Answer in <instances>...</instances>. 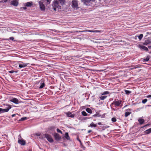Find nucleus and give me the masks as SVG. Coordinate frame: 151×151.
Wrapping results in <instances>:
<instances>
[{"mask_svg": "<svg viewBox=\"0 0 151 151\" xmlns=\"http://www.w3.org/2000/svg\"><path fill=\"white\" fill-rule=\"evenodd\" d=\"M53 8L54 10L56 11V9H61V6L60 5V3L57 0L55 1H54L53 4H52Z\"/></svg>", "mask_w": 151, "mask_h": 151, "instance_id": "obj_1", "label": "nucleus"}, {"mask_svg": "<svg viewBox=\"0 0 151 151\" xmlns=\"http://www.w3.org/2000/svg\"><path fill=\"white\" fill-rule=\"evenodd\" d=\"M121 102L122 101L121 100L116 101V100H115L110 105L112 109L113 110L115 111V109L114 108H113L111 107L112 106H113L114 105L115 107H118L120 106L121 103Z\"/></svg>", "mask_w": 151, "mask_h": 151, "instance_id": "obj_2", "label": "nucleus"}, {"mask_svg": "<svg viewBox=\"0 0 151 151\" xmlns=\"http://www.w3.org/2000/svg\"><path fill=\"white\" fill-rule=\"evenodd\" d=\"M46 138L47 139L50 143H52L54 142V140L52 138V136L48 134H45L42 137V138Z\"/></svg>", "mask_w": 151, "mask_h": 151, "instance_id": "obj_3", "label": "nucleus"}, {"mask_svg": "<svg viewBox=\"0 0 151 151\" xmlns=\"http://www.w3.org/2000/svg\"><path fill=\"white\" fill-rule=\"evenodd\" d=\"M72 7L74 9H77L78 8V1L76 0H73L72 1Z\"/></svg>", "mask_w": 151, "mask_h": 151, "instance_id": "obj_4", "label": "nucleus"}, {"mask_svg": "<svg viewBox=\"0 0 151 151\" xmlns=\"http://www.w3.org/2000/svg\"><path fill=\"white\" fill-rule=\"evenodd\" d=\"M53 135L55 139L57 141H59L61 139V137L56 132L54 133Z\"/></svg>", "mask_w": 151, "mask_h": 151, "instance_id": "obj_5", "label": "nucleus"}, {"mask_svg": "<svg viewBox=\"0 0 151 151\" xmlns=\"http://www.w3.org/2000/svg\"><path fill=\"white\" fill-rule=\"evenodd\" d=\"M151 43V37H149L146 39L143 43L145 45H147L148 44Z\"/></svg>", "mask_w": 151, "mask_h": 151, "instance_id": "obj_6", "label": "nucleus"}, {"mask_svg": "<svg viewBox=\"0 0 151 151\" xmlns=\"http://www.w3.org/2000/svg\"><path fill=\"white\" fill-rule=\"evenodd\" d=\"M11 108V106L10 105L8 106V107L6 109H2L1 108V113H4V112H7L9 111V110Z\"/></svg>", "mask_w": 151, "mask_h": 151, "instance_id": "obj_7", "label": "nucleus"}, {"mask_svg": "<svg viewBox=\"0 0 151 151\" xmlns=\"http://www.w3.org/2000/svg\"><path fill=\"white\" fill-rule=\"evenodd\" d=\"M40 8L42 11H44L45 9V6L42 2L40 1L39 2Z\"/></svg>", "mask_w": 151, "mask_h": 151, "instance_id": "obj_8", "label": "nucleus"}, {"mask_svg": "<svg viewBox=\"0 0 151 151\" xmlns=\"http://www.w3.org/2000/svg\"><path fill=\"white\" fill-rule=\"evenodd\" d=\"M18 143L21 145H24L26 143L25 140L23 139H19Z\"/></svg>", "mask_w": 151, "mask_h": 151, "instance_id": "obj_9", "label": "nucleus"}, {"mask_svg": "<svg viewBox=\"0 0 151 151\" xmlns=\"http://www.w3.org/2000/svg\"><path fill=\"white\" fill-rule=\"evenodd\" d=\"M10 101L14 103L15 104H18L19 103L18 100L16 98H13L10 100Z\"/></svg>", "mask_w": 151, "mask_h": 151, "instance_id": "obj_10", "label": "nucleus"}, {"mask_svg": "<svg viewBox=\"0 0 151 151\" xmlns=\"http://www.w3.org/2000/svg\"><path fill=\"white\" fill-rule=\"evenodd\" d=\"M55 127L51 126L48 128V131H50V133H51L55 132Z\"/></svg>", "mask_w": 151, "mask_h": 151, "instance_id": "obj_11", "label": "nucleus"}, {"mask_svg": "<svg viewBox=\"0 0 151 151\" xmlns=\"http://www.w3.org/2000/svg\"><path fill=\"white\" fill-rule=\"evenodd\" d=\"M138 47L140 49H143L145 50L146 51V52H147L148 51V48L145 46L141 45H139Z\"/></svg>", "mask_w": 151, "mask_h": 151, "instance_id": "obj_12", "label": "nucleus"}, {"mask_svg": "<svg viewBox=\"0 0 151 151\" xmlns=\"http://www.w3.org/2000/svg\"><path fill=\"white\" fill-rule=\"evenodd\" d=\"M65 114L66 115V116L68 117L73 118L75 116L74 114H72L70 112H68L66 113Z\"/></svg>", "mask_w": 151, "mask_h": 151, "instance_id": "obj_13", "label": "nucleus"}, {"mask_svg": "<svg viewBox=\"0 0 151 151\" xmlns=\"http://www.w3.org/2000/svg\"><path fill=\"white\" fill-rule=\"evenodd\" d=\"M11 4L12 5L14 6H17L18 5V2L17 0H13L11 1Z\"/></svg>", "mask_w": 151, "mask_h": 151, "instance_id": "obj_14", "label": "nucleus"}, {"mask_svg": "<svg viewBox=\"0 0 151 151\" xmlns=\"http://www.w3.org/2000/svg\"><path fill=\"white\" fill-rule=\"evenodd\" d=\"M65 138L68 140H69L70 139V137L69 136L68 132L65 133L64 136L63 137V139H65Z\"/></svg>", "mask_w": 151, "mask_h": 151, "instance_id": "obj_15", "label": "nucleus"}, {"mask_svg": "<svg viewBox=\"0 0 151 151\" xmlns=\"http://www.w3.org/2000/svg\"><path fill=\"white\" fill-rule=\"evenodd\" d=\"M138 121L139 123L141 125L143 124L145 121L144 119H142L141 118H139L138 119Z\"/></svg>", "mask_w": 151, "mask_h": 151, "instance_id": "obj_16", "label": "nucleus"}, {"mask_svg": "<svg viewBox=\"0 0 151 151\" xmlns=\"http://www.w3.org/2000/svg\"><path fill=\"white\" fill-rule=\"evenodd\" d=\"M29 64V63H22L21 64H19V67L20 68H23L26 67L27 65Z\"/></svg>", "mask_w": 151, "mask_h": 151, "instance_id": "obj_17", "label": "nucleus"}, {"mask_svg": "<svg viewBox=\"0 0 151 151\" xmlns=\"http://www.w3.org/2000/svg\"><path fill=\"white\" fill-rule=\"evenodd\" d=\"M32 2H27L25 3V6L27 7H31L32 5Z\"/></svg>", "mask_w": 151, "mask_h": 151, "instance_id": "obj_18", "label": "nucleus"}, {"mask_svg": "<svg viewBox=\"0 0 151 151\" xmlns=\"http://www.w3.org/2000/svg\"><path fill=\"white\" fill-rule=\"evenodd\" d=\"M145 134H147L151 133V128L145 130L144 132Z\"/></svg>", "mask_w": 151, "mask_h": 151, "instance_id": "obj_19", "label": "nucleus"}, {"mask_svg": "<svg viewBox=\"0 0 151 151\" xmlns=\"http://www.w3.org/2000/svg\"><path fill=\"white\" fill-rule=\"evenodd\" d=\"M86 111L88 113L90 114H91L92 113V110L91 109L89 108H87L86 109Z\"/></svg>", "mask_w": 151, "mask_h": 151, "instance_id": "obj_20", "label": "nucleus"}, {"mask_svg": "<svg viewBox=\"0 0 151 151\" xmlns=\"http://www.w3.org/2000/svg\"><path fill=\"white\" fill-rule=\"evenodd\" d=\"M61 5H63L65 4V0H58V1Z\"/></svg>", "mask_w": 151, "mask_h": 151, "instance_id": "obj_21", "label": "nucleus"}, {"mask_svg": "<svg viewBox=\"0 0 151 151\" xmlns=\"http://www.w3.org/2000/svg\"><path fill=\"white\" fill-rule=\"evenodd\" d=\"M82 114L84 116H88L89 115V114H87L85 111H83L81 112Z\"/></svg>", "mask_w": 151, "mask_h": 151, "instance_id": "obj_22", "label": "nucleus"}, {"mask_svg": "<svg viewBox=\"0 0 151 151\" xmlns=\"http://www.w3.org/2000/svg\"><path fill=\"white\" fill-rule=\"evenodd\" d=\"M150 56H148L146 58H145L143 59V61L145 62H146L148 61L150 59Z\"/></svg>", "mask_w": 151, "mask_h": 151, "instance_id": "obj_23", "label": "nucleus"}, {"mask_svg": "<svg viewBox=\"0 0 151 151\" xmlns=\"http://www.w3.org/2000/svg\"><path fill=\"white\" fill-rule=\"evenodd\" d=\"M91 1V0H82V1L86 5H87L86 3L89 2Z\"/></svg>", "mask_w": 151, "mask_h": 151, "instance_id": "obj_24", "label": "nucleus"}, {"mask_svg": "<svg viewBox=\"0 0 151 151\" xmlns=\"http://www.w3.org/2000/svg\"><path fill=\"white\" fill-rule=\"evenodd\" d=\"M107 97V96H99L100 99L102 100H104Z\"/></svg>", "mask_w": 151, "mask_h": 151, "instance_id": "obj_25", "label": "nucleus"}, {"mask_svg": "<svg viewBox=\"0 0 151 151\" xmlns=\"http://www.w3.org/2000/svg\"><path fill=\"white\" fill-rule=\"evenodd\" d=\"M41 85L39 87L41 89L43 88L45 86V84L44 83H40Z\"/></svg>", "mask_w": 151, "mask_h": 151, "instance_id": "obj_26", "label": "nucleus"}, {"mask_svg": "<svg viewBox=\"0 0 151 151\" xmlns=\"http://www.w3.org/2000/svg\"><path fill=\"white\" fill-rule=\"evenodd\" d=\"M101 116V115L99 113L96 112V114L93 115V116L94 117H96L97 116Z\"/></svg>", "mask_w": 151, "mask_h": 151, "instance_id": "obj_27", "label": "nucleus"}, {"mask_svg": "<svg viewBox=\"0 0 151 151\" xmlns=\"http://www.w3.org/2000/svg\"><path fill=\"white\" fill-rule=\"evenodd\" d=\"M97 126L96 124L93 123V122L90 124V126L92 128L93 127H96Z\"/></svg>", "mask_w": 151, "mask_h": 151, "instance_id": "obj_28", "label": "nucleus"}, {"mask_svg": "<svg viewBox=\"0 0 151 151\" xmlns=\"http://www.w3.org/2000/svg\"><path fill=\"white\" fill-rule=\"evenodd\" d=\"M131 112H126L125 114V117H127L129 115Z\"/></svg>", "mask_w": 151, "mask_h": 151, "instance_id": "obj_29", "label": "nucleus"}, {"mask_svg": "<svg viewBox=\"0 0 151 151\" xmlns=\"http://www.w3.org/2000/svg\"><path fill=\"white\" fill-rule=\"evenodd\" d=\"M94 32L93 30H83L81 31H79V32Z\"/></svg>", "mask_w": 151, "mask_h": 151, "instance_id": "obj_30", "label": "nucleus"}, {"mask_svg": "<svg viewBox=\"0 0 151 151\" xmlns=\"http://www.w3.org/2000/svg\"><path fill=\"white\" fill-rule=\"evenodd\" d=\"M27 119V117H23L20 120H19V121H23L26 120Z\"/></svg>", "mask_w": 151, "mask_h": 151, "instance_id": "obj_31", "label": "nucleus"}, {"mask_svg": "<svg viewBox=\"0 0 151 151\" xmlns=\"http://www.w3.org/2000/svg\"><path fill=\"white\" fill-rule=\"evenodd\" d=\"M124 91H125V92L126 94H129L130 93H131V91H129V90H125Z\"/></svg>", "mask_w": 151, "mask_h": 151, "instance_id": "obj_32", "label": "nucleus"}, {"mask_svg": "<svg viewBox=\"0 0 151 151\" xmlns=\"http://www.w3.org/2000/svg\"><path fill=\"white\" fill-rule=\"evenodd\" d=\"M92 118V117H83V118H82V120H87V119H88L91 118Z\"/></svg>", "mask_w": 151, "mask_h": 151, "instance_id": "obj_33", "label": "nucleus"}, {"mask_svg": "<svg viewBox=\"0 0 151 151\" xmlns=\"http://www.w3.org/2000/svg\"><path fill=\"white\" fill-rule=\"evenodd\" d=\"M143 37V35L142 34H141L138 36V38L139 40H140Z\"/></svg>", "mask_w": 151, "mask_h": 151, "instance_id": "obj_34", "label": "nucleus"}, {"mask_svg": "<svg viewBox=\"0 0 151 151\" xmlns=\"http://www.w3.org/2000/svg\"><path fill=\"white\" fill-rule=\"evenodd\" d=\"M111 120L112 122H115L116 121V119L115 117H112L111 119Z\"/></svg>", "mask_w": 151, "mask_h": 151, "instance_id": "obj_35", "label": "nucleus"}, {"mask_svg": "<svg viewBox=\"0 0 151 151\" xmlns=\"http://www.w3.org/2000/svg\"><path fill=\"white\" fill-rule=\"evenodd\" d=\"M147 99L143 100L142 101V103L143 104H145L147 101Z\"/></svg>", "mask_w": 151, "mask_h": 151, "instance_id": "obj_36", "label": "nucleus"}, {"mask_svg": "<svg viewBox=\"0 0 151 151\" xmlns=\"http://www.w3.org/2000/svg\"><path fill=\"white\" fill-rule=\"evenodd\" d=\"M109 127V126H104L103 127H102V128L103 130H104L105 129L108 128Z\"/></svg>", "mask_w": 151, "mask_h": 151, "instance_id": "obj_37", "label": "nucleus"}, {"mask_svg": "<svg viewBox=\"0 0 151 151\" xmlns=\"http://www.w3.org/2000/svg\"><path fill=\"white\" fill-rule=\"evenodd\" d=\"M109 93V92L108 91H105L103 92L102 95L108 94Z\"/></svg>", "mask_w": 151, "mask_h": 151, "instance_id": "obj_38", "label": "nucleus"}, {"mask_svg": "<svg viewBox=\"0 0 151 151\" xmlns=\"http://www.w3.org/2000/svg\"><path fill=\"white\" fill-rule=\"evenodd\" d=\"M57 131L58 132L60 133L61 134H62L63 133L62 131H61L60 129H59L57 128Z\"/></svg>", "mask_w": 151, "mask_h": 151, "instance_id": "obj_39", "label": "nucleus"}, {"mask_svg": "<svg viewBox=\"0 0 151 151\" xmlns=\"http://www.w3.org/2000/svg\"><path fill=\"white\" fill-rule=\"evenodd\" d=\"M101 30H93L94 32H101Z\"/></svg>", "mask_w": 151, "mask_h": 151, "instance_id": "obj_40", "label": "nucleus"}, {"mask_svg": "<svg viewBox=\"0 0 151 151\" xmlns=\"http://www.w3.org/2000/svg\"><path fill=\"white\" fill-rule=\"evenodd\" d=\"M45 1H47V4H50L51 0H45Z\"/></svg>", "mask_w": 151, "mask_h": 151, "instance_id": "obj_41", "label": "nucleus"}, {"mask_svg": "<svg viewBox=\"0 0 151 151\" xmlns=\"http://www.w3.org/2000/svg\"><path fill=\"white\" fill-rule=\"evenodd\" d=\"M140 66H141V65H136L135 66V67H136V68H140L141 67Z\"/></svg>", "mask_w": 151, "mask_h": 151, "instance_id": "obj_42", "label": "nucleus"}, {"mask_svg": "<svg viewBox=\"0 0 151 151\" xmlns=\"http://www.w3.org/2000/svg\"><path fill=\"white\" fill-rule=\"evenodd\" d=\"M9 39L10 40H14V37H10V38H9Z\"/></svg>", "mask_w": 151, "mask_h": 151, "instance_id": "obj_43", "label": "nucleus"}, {"mask_svg": "<svg viewBox=\"0 0 151 151\" xmlns=\"http://www.w3.org/2000/svg\"><path fill=\"white\" fill-rule=\"evenodd\" d=\"M150 124H146L145 125H144V126L142 127H141L142 128H144V127H146L147 126H148Z\"/></svg>", "mask_w": 151, "mask_h": 151, "instance_id": "obj_44", "label": "nucleus"}, {"mask_svg": "<svg viewBox=\"0 0 151 151\" xmlns=\"http://www.w3.org/2000/svg\"><path fill=\"white\" fill-rule=\"evenodd\" d=\"M15 72V71L14 70H11V71H9V73H12L14 72Z\"/></svg>", "mask_w": 151, "mask_h": 151, "instance_id": "obj_45", "label": "nucleus"}, {"mask_svg": "<svg viewBox=\"0 0 151 151\" xmlns=\"http://www.w3.org/2000/svg\"><path fill=\"white\" fill-rule=\"evenodd\" d=\"M81 147H82V148L84 150L85 149L86 147H85L84 146H83V145H82V144H81Z\"/></svg>", "mask_w": 151, "mask_h": 151, "instance_id": "obj_46", "label": "nucleus"}, {"mask_svg": "<svg viewBox=\"0 0 151 151\" xmlns=\"http://www.w3.org/2000/svg\"><path fill=\"white\" fill-rule=\"evenodd\" d=\"M147 98H151V95H149L147 96Z\"/></svg>", "mask_w": 151, "mask_h": 151, "instance_id": "obj_47", "label": "nucleus"}, {"mask_svg": "<svg viewBox=\"0 0 151 151\" xmlns=\"http://www.w3.org/2000/svg\"><path fill=\"white\" fill-rule=\"evenodd\" d=\"M16 115V114H13L12 115V117H14Z\"/></svg>", "mask_w": 151, "mask_h": 151, "instance_id": "obj_48", "label": "nucleus"}, {"mask_svg": "<svg viewBox=\"0 0 151 151\" xmlns=\"http://www.w3.org/2000/svg\"><path fill=\"white\" fill-rule=\"evenodd\" d=\"M92 132V130H89L88 131V133H90L91 132Z\"/></svg>", "mask_w": 151, "mask_h": 151, "instance_id": "obj_49", "label": "nucleus"}, {"mask_svg": "<svg viewBox=\"0 0 151 151\" xmlns=\"http://www.w3.org/2000/svg\"><path fill=\"white\" fill-rule=\"evenodd\" d=\"M21 135H20V134H19V135L18 136V139H19V138H21Z\"/></svg>", "mask_w": 151, "mask_h": 151, "instance_id": "obj_50", "label": "nucleus"}, {"mask_svg": "<svg viewBox=\"0 0 151 151\" xmlns=\"http://www.w3.org/2000/svg\"><path fill=\"white\" fill-rule=\"evenodd\" d=\"M98 124L99 125H102L101 123L100 122L98 123Z\"/></svg>", "mask_w": 151, "mask_h": 151, "instance_id": "obj_51", "label": "nucleus"}, {"mask_svg": "<svg viewBox=\"0 0 151 151\" xmlns=\"http://www.w3.org/2000/svg\"><path fill=\"white\" fill-rule=\"evenodd\" d=\"M23 8L24 10H25L27 9V7H24Z\"/></svg>", "mask_w": 151, "mask_h": 151, "instance_id": "obj_52", "label": "nucleus"}, {"mask_svg": "<svg viewBox=\"0 0 151 151\" xmlns=\"http://www.w3.org/2000/svg\"><path fill=\"white\" fill-rule=\"evenodd\" d=\"M78 140L79 141V142H80V143H81V141L80 140V139H78Z\"/></svg>", "mask_w": 151, "mask_h": 151, "instance_id": "obj_53", "label": "nucleus"}, {"mask_svg": "<svg viewBox=\"0 0 151 151\" xmlns=\"http://www.w3.org/2000/svg\"><path fill=\"white\" fill-rule=\"evenodd\" d=\"M148 47L149 49L151 48V46H148Z\"/></svg>", "mask_w": 151, "mask_h": 151, "instance_id": "obj_54", "label": "nucleus"}, {"mask_svg": "<svg viewBox=\"0 0 151 151\" xmlns=\"http://www.w3.org/2000/svg\"><path fill=\"white\" fill-rule=\"evenodd\" d=\"M137 68H136V67L135 66V67H134L133 69H136Z\"/></svg>", "mask_w": 151, "mask_h": 151, "instance_id": "obj_55", "label": "nucleus"}, {"mask_svg": "<svg viewBox=\"0 0 151 151\" xmlns=\"http://www.w3.org/2000/svg\"><path fill=\"white\" fill-rule=\"evenodd\" d=\"M37 135H38V136H40V134H37Z\"/></svg>", "mask_w": 151, "mask_h": 151, "instance_id": "obj_56", "label": "nucleus"}, {"mask_svg": "<svg viewBox=\"0 0 151 151\" xmlns=\"http://www.w3.org/2000/svg\"><path fill=\"white\" fill-rule=\"evenodd\" d=\"M1 113V108H0V114Z\"/></svg>", "mask_w": 151, "mask_h": 151, "instance_id": "obj_57", "label": "nucleus"}, {"mask_svg": "<svg viewBox=\"0 0 151 151\" xmlns=\"http://www.w3.org/2000/svg\"><path fill=\"white\" fill-rule=\"evenodd\" d=\"M7 1V0H6V1H5L4 2H6Z\"/></svg>", "mask_w": 151, "mask_h": 151, "instance_id": "obj_58", "label": "nucleus"}, {"mask_svg": "<svg viewBox=\"0 0 151 151\" xmlns=\"http://www.w3.org/2000/svg\"><path fill=\"white\" fill-rule=\"evenodd\" d=\"M19 62L22 63V62L21 61H19V63H19Z\"/></svg>", "mask_w": 151, "mask_h": 151, "instance_id": "obj_59", "label": "nucleus"}]
</instances>
